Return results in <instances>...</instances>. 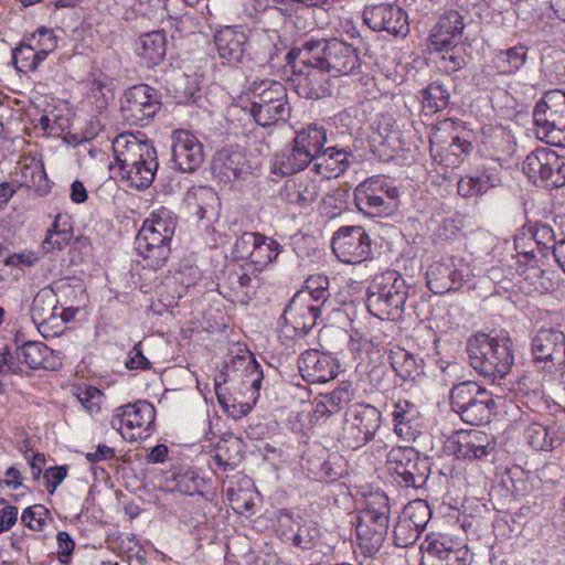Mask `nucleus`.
I'll list each match as a JSON object with an SVG mask.
<instances>
[{"label":"nucleus","instance_id":"obj_1","mask_svg":"<svg viewBox=\"0 0 565 565\" xmlns=\"http://www.w3.org/2000/svg\"><path fill=\"white\" fill-rule=\"evenodd\" d=\"M178 225V216L161 206L143 221L135 239V249L142 258V266L152 270L162 268L171 253V241Z\"/></svg>","mask_w":565,"mask_h":565},{"label":"nucleus","instance_id":"obj_2","mask_svg":"<svg viewBox=\"0 0 565 565\" xmlns=\"http://www.w3.org/2000/svg\"><path fill=\"white\" fill-rule=\"evenodd\" d=\"M120 175L135 189H146L154 180L159 163L156 148L132 134H120L111 143Z\"/></svg>","mask_w":565,"mask_h":565},{"label":"nucleus","instance_id":"obj_3","mask_svg":"<svg viewBox=\"0 0 565 565\" xmlns=\"http://www.w3.org/2000/svg\"><path fill=\"white\" fill-rule=\"evenodd\" d=\"M299 57L334 77L359 74L363 65L359 50L339 39H310L299 49Z\"/></svg>","mask_w":565,"mask_h":565},{"label":"nucleus","instance_id":"obj_4","mask_svg":"<svg viewBox=\"0 0 565 565\" xmlns=\"http://www.w3.org/2000/svg\"><path fill=\"white\" fill-rule=\"evenodd\" d=\"M467 354L473 370L486 377L507 375L513 365V344L508 334L477 333L467 341Z\"/></svg>","mask_w":565,"mask_h":565},{"label":"nucleus","instance_id":"obj_5","mask_svg":"<svg viewBox=\"0 0 565 565\" xmlns=\"http://www.w3.org/2000/svg\"><path fill=\"white\" fill-rule=\"evenodd\" d=\"M536 137L565 148V90L547 92L533 109Z\"/></svg>","mask_w":565,"mask_h":565},{"label":"nucleus","instance_id":"obj_6","mask_svg":"<svg viewBox=\"0 0 565 565\" xmlns=\"http://www.w3.org/2000/svg\"><path fill=\"white\" fill-rule=\"evenodd\" d=\"M253 85L254 95L249 114L257 125L269 127L289 116L290 107L287 102V92L281 83L262 81Z\"/></svg>","mask_w":565,"mask_h":565},{"label":"nucleus","instance_id":"obj_7","mask_svg":"<svg viewBox=\"0 0 565 565\" xmlns=\"http://www.w3.org/2000/svg\"><path fill=\"white\" fill-rule=\"evenodd\" d=\"M386 465L395 481L405 488L424 487L430 472L427 458H422L413 447H393L387 452Z\"/></svg>","mask_w":565,"mask_h":565},{"label":"nucleus","instance_id":"obj_8","mask_svg":"<svg viewBox=\"0 0 565 565\" xmlns=\"http://www.w3.org/2000/svg\"><path fill=\"white\" fill-rule=\"evenodd\" d=\"M522 170L534 184L550 188L565 185V158L550 148H537L529 153Z\"/></svg>","mask_w":565,"mask_h":565},{"label":"nucleus","instance_id":"obj_9","mask_svg":"<svg viewBox=\"0 0 565 565\" xmlns=\"http://www.w3.org/2000/svg\"><path fill=\"white\" fill-rule=\"evenodd\" d=\"M156 409L147 401H138L117 408L111 426L118 429L124 439L136 441L148 438L153 429Z\"/></svg>","mask_w":565,"mask_h":565},{"label":"nucleus","instance_id":"obj_10","mask_svg":"<svg viewBox=\"0 0 565 565\" xmlns=\"http://www.w3.org/2000/svg\"><path fill=\"white\" fill-rule=\"evenodd\" d=\"M398 196V190L381 177H372L354 190V202L360 212L375 217L391 210V202Z\"/></svg>","mask_w":565,"mask_h":565},{"label":"nucleus","instance_id":"obj_11","mask_svg":"<svg viewBox=\"0 0 565 565\" xmlns=\"http://www.w3.org/2000/svg\"><path fill=\"white\" fill-rule=\"evenodd\" d=\"M160 108L154 88L139 84L128 88L121 100L122 119L130 126H146Z\"/></svg>","mask_w":565,"mask_h":565},{"label":"nucleus","instance_id":"obj_12","mask_svg":"<svg viewBox=\"0 0 565 565\" xmlns=\"http://www.w3.org/2000/svg\"><path fill=\"white\" fill-rule=\"evenodd\" d=\"M332 250L345 264H361L371 254V238L360 225L342 226L332 237Z\"/></svg>","mask_w":565,"mask_h":565},{"label":"nucleus","instance_id":"obj_13","mask_svg":"<svg viewBox=\"0 0 565 565\" xmlns=\"http://www.w3.org/2000/svg\"><path fill=\"white\" fill-rule=\"evenodd\" d=\"M351 418L343 431V441L352 449L371 441L381 426V412L372 405H358L350 411Z\"/></svg>","mask_w":565,"mask_h":565},{"label":"nucleus","instance_id":"obj_14","mask_svg":"<svg viewBox=\"0 0 565 565\" xmlns=\"http://www.w3.org/2000/svg\"><path fill=\"white\" fill-rule=\"evenodd\" d=\"M305 294H295L282 313L285 326L281 328L284 338H303L315 327L320 316V306L305 303Z\"/></svg>","mask_w":565,"mask_h":565},{"label":"nucleus","instance_id":"obj_15","mask_svg":"<svg viewBox=\"0 0 565 565\" xmlns=\"http://www.w3.org/2000/svg\"><path fill=\"white\" fill-rule=\"evenodd\" d=\"M364 21L374 31H386L394 35H407L408 17L398 6L381 3L364 12Z\"/></svg>","mask_w":565,"mask_h":565},{"label":"nucleus","instance_id":"obj_16","mask_svg":"<svg viewBox=\"0 0 565 565\" xmlns=\"http://www.w3.org/2000/svg\"><path fill=\"white\" fill-rule=\"evenodd\" d=\"M172 158L182 172H192L204 160L203 145L189 130L178 129L172 132Z\"/></svg>","mask_w":565,"mask_h":565},{"label":"nucleus","instance_id":"obj_17","mask_svg":"<svg viewBox=\"0 0 565 565\" xmlns=\"http://www.w3.org/2000/svg\"><path fill=\"white\" fill-rule=\"evenodd\" d=\"M301 66L294 79L297 94L307 99H321L331 95V84L328 72L312 64L301 63L298 56V65Z\"/></svg>","mask_w":565,"mask_h":565},{"label":"nucleus","instance_id":"obj_18","mask_svg":"<svg viewBox=\"0 0 565 565\" xmlns=\"http://www.w3.org/2000/svg\"><path fill=\"white\" fill-rule=\"evenodd\" d=\"M356 539L365 554L379 551L388 531L390 518L360 513L356 518Z\"/></svg>","mask_w":565,"mask_h":565},{"label":"nucleus","instance_id":"obj_19","mask_svg":"<svg viewBox=\"0 0 565 565\" xmlns=\"http://www.w3.org/2000/svg\"><path fill=\"white\" fill-rule=\"evenodd\" d=\"M532 354L535 362H564V333L554 328L540 329L532 340Z\"/></svg>","mask_w":565,"mask_h":565},{"label":"nucleus","instance_id":"obj_20","mask_svg":"<svg viewBox=\"0 0 565 565\" xmlns=\"http://www.w3.org/2000/svg\"><path fill=\"white\" fill-rule=\"evenodd\" d=\"M451 445L452 454L463 460L481 459L493 449V443L489 436L476 429L456 433Z\"/></svg>","mask_w":565,"mask_h":565},{"label":"nucleus","instance_id":"obj_21","mask_svg":"<svg viewBox=\"0 0 565 565\" xmlns=\"http://www.w3.org/2000/svg\"><path fill=\"white\" fill-rule=\"evenodd\" d=\"M298 369L308 383H326L337 375V366L331 356L318 350L303 352L298 359Z\"/></svg>","mask_w":565,"mask_h":565},{"label":"nucleus","instance_id":"obj_22","mask_svg":"<svg viewBox=\"0 0 565 565\" xmlns=\"http://www.w3.org/2000/svg\"><path fill=\"white\" fill-rule=\"evenodd\" d=\"M515 146L513 136L504 128L497 127L483 131L479 150L484 158L502 166L514 153Z\"/></svg>","mask_w":565,"mask_h":565},{"label":"nucleus","instance_id":"obj_23","mask_svg":"<svg viewBox=\"0 0 565 565\" xmlns=\"http://www.w3.org/2000/svg\"><path fill=\"white\" fill-rule=\"evenodd\" d=\"M407 297V285H369L367 306L388 315L390 309H402Z\"/></svg>","mask_w":565,"mask_h":565},{"label":"nucleus","instance_id":"obj_24","mask_svg":"<svg viewBox=\"0 0 565 565\" xmlns=\"http://www.w3.org/2000/svg\"><path fill=\"white\" fill-rule=\"evenodd\" d=\"M214 42L221 58L238 62L244 54L247 35L241 26H223L214 35Z\"/></svg>","mask_w":565,"mask_h":565},{"label":"nucleus","instance_id":"obj_25","mask_svg":"<svg viewBox=\"0 0 565 565\" xmlns=\"http://www.w3.org/2000/svg\"><path fill=\"white\" fill-rule=\"evenodd\" d=\"M320 193V181L302 175L288 180L281 191V196L291 204L307 207L318 199Z\"/></svg>","mask_w":565,"mask_h":565},{"label":"nucleus","instance_id":"obj_26","mask_svg":"<svg viewBox=\"0 0 565 565\" xmlns=\"http://www.w3.org/2000/svg\"><path fill=\"white\" fill-rule=\"evenodd\" d=\"M351 157L352 154L343 148H326L313 160V170L324 180L338 178L349 168Z\"/></svg>","mask_w":565,"mask_h":565},{"label":"nucleus","instance_id":"obj_27","mask_svg":"<svg viewBox=\"0 0 565 565\" xmlns=\"http://www.w3.org/2000/svg\"><path fill=\"white\" fill-rule=\"evenodd\" d=\"M310 163H313L311 157L292 141L275 156L273 167L275 173L290 175L303 170Z\"/></svg>","mask_w":565,"mask_h":565},{"label":"nucleus","instance_id":"obj_28","mask_svg":"<svg viewBox=\"0 0 565 565\" xmlns=\"http://www.w3.org/2000/svg\"><path fill=\"white\" fill-rule=\"evenodd\" d=\"M167 39L162 31L145 33L136 41V53L147 66H154L166 56Z\"/></svg>","mask_w":565,"mask_h":565},{"label":"nucleus","instance_id":"obj_29","mask_svg":"<svg viewBox=\"0 0 565 565\" xmlns=\"http://www.w3.org/2000/svg\"><path fill=\"white\" fill-rule=\"evenodd\" d=\"M185 202L200 220L214 217L220 204L217 193L204 185L191 188L185 195Z\"/></svg>","mask_w":565,"mask_h":565},{"label":"nucleus","instance_id":"obj_30","mask_svg":"<svg viewBox=\"0 0 565 565\" xmlns=\"http://www.w3.org/2000/svg\"><path fill=\"white\" fill-rule=\"evenodd\" d=\"M20 163L21 183L39 196L46 195L51 185L43 162L34 157H26Z\"/></svg>","mask_w":565,"mask_h":565},{"label":"nucleus","instance_id":"obj_31","mask_svg":"<svg viewBox=\"0 0 565 565\" xmlns=\"http://www.w3.org/2000/svg\"><path fill=\"white\" fill-rule=\"evenodd\" d=\"M56 291L52 285L42 288L33 298L31 305V317L35 324H46L56 319L57 313Z\"/></svg>","mask_w":565,"mask_h":565},{"label":"nucleus","instance_id":"obj_32","mask_svg":"<svg viewBox=\"0 0 565 565\" xmlns=\"http://www.w3.org/2000/svg\"><path fill=\"white\" fill-rule=\"evenodd\" d=\"M494 408L495 402L492 395L486 390L458 414L467 424L478 426L490 422Z\"/></svg>","mask_w":565,"mask_h":565},{"label":"nucleus","instance_id":"obj_33","mask_svg":"<svg viewBox=\"0 0 565 565\" xmlns=\"http://www.w3.org/2000/svg\"><path fill=\"white\" fill-rule=\"evenodd\" d=\"M292 141L315 160L327 142V131L322 126L310 124L298 130Z\"/></svg>","mask_w":565,"mask_h":565},{"label":"nucleus","instance_id":"obj_34","mask_svg":"<svg viewBox=\"0 0 565 565\" xmlns=\"http://www.w3.org/2000/svg\"><path fill=\"white\" fill-rule=\"evenodd\" d=\"M527 60V47L523 44L498 51L493 56V65L501 74L518 72Z\"/></svg>","mask_w":565,"mask_h":565},{"label":"nucleus","instance_id":"obj_35","mask_svg":"<svg viewBox=\"0 0 565 565\" xmlns=\"http://www.w3.org/2000/svg\"><path fill=\"white\" fill-rule=\"evenodd\" d=\"M390 362L396 375L404 381L414 380L419 374L416 358L403 348L397 347L391 350Z\"/></svg>","mask_w":565,"mask_h":565},{"label":"nucleus","instance_id":"obj_36","mask_svg":"<svg viewBox=\"0 0 565 565\" xmlns=\"http://www.w3.org/2000/svg\"><path fill=\"white\" fill-rule=\"evenodd\" d=\"M257 241L249 264L255 266V270H262L277 258L281 248L278 242L262 234L260 239Z\"/></svg>","mask_w":565,"mask_h":565},{"label":"nucleus","instance_id":"obj_37","mask_svg":"<svg viewBox=\"0 0 565 565\" xmlns=\"http://www.w3.org/2000/svg\"><path fill=\"white\" fill-rule=\"evenodd\" d=\"M420 94L423 108L428 113L440 111L449 104V90L438 81L430 83Z\"/></svg>","mask_w":565,"mask_h":565},{"label":"nucleus","instance_id":"obj_38","mask_svg":"<svg viewBox=\"0 0 565 565\" xmlns=\"http://www.w3.org/2000/svg\"><path fill=\"white\" fill-rule=\"evenodd\" d=\"M12 61L19 72H34L45 61L24 39L12 52Z\"/></svg>","mask_w":565,"mask_h":565},{"label":"nucleus","instance_id":"obj_39","mask_svg":"<svg viewBox=\"0 0 565 565\" xmlns=\"http://www.w3.org/2000/svg\"><path fill=\"white\" fill-rule=\"evenodd\" d=\"M213 458L220 467L234 469L242 459L239 440L233 437L220 440Z\"/></svg>","mask_w":565,"mask_h":565},{"label":"nucleus","instance_id":"obj_40","mask_svg":"<svg viewBox=\"0 0 565 565\" xmlns=\"http://www.w3.org/2000/svg\"><path fill=\"white\" fill-rule=\"evenodd\" d=\"M486 390L476 382L466 381L455 385L450 391V405L457 414L475 401Z\"/></svg>","mask_w":565,"mask_h":565},{"label":"nucleus","instance_id":"obj_41","mask_svg":"<svg viewBox=\"0 0 565 565\" xmlns=\"http://www.w3.org/2000/svg\"><path fill=\"white\" fill-rule=\"evenodd\" d=\"M515 249L518 252V275L527 282H535L542 277L543 270L537 266V262L533 254V250L520 249V243H515Z\"/></svg>","mask_w":565,"mask_h":565},{"label":"nucleus","instance_id":"obj_42","mask_svg":"<svg viewBox=\"0 0 565 565\" xmlns=\"http://www.w3.org/2000/svg\"><path fill=\"white\" fill-rule=\"evenodd\" d=\"M22 355V362L30 369H46L45 361L50 354V349L42 342L28 341L18 347Z\"/></svg>","mask_w":565,"mask_h":565},{"label":"nucleus","instance_id":"obj_43","mask_svg":"<svg viewBox=\"0 0 565 565\" xmlns=\"http://www.w3.org/2000/svg\"><path fill=\"white\" fill-rule=\"evenodd\" d=\"M228 180L238 178L244 170V157L239 152H218L213 163Z\"/></svg>","mask_w":565,"mask_h":565},{"label":"nucleus","instance_id":"obj_44","mask_svg":"<svg viewBox=\"0 0 565 565\" xmlns=\"http://www.w3.org/2000/svg\"><path fill=\"white\" fill-rule=\"evenodd\" d=\"M25 40L44 60L57 47V38L54 31L46 26L38 28L32 34L25 36Z\"/></svg>","mask_w":565,"mask_h":565},{"label":"nucleus","instance_id":"obj_45","mask_svg":"<svg viewBox=\"0 0 565 565\" xmlns=\"http://www.w3.org/2000/svg\"><path fill=\"white\" fill-rule=\"evenodd\" d=\"M226 382L225 375L222 373L218 379L215 380V394L217 396V401L220 405L233 417L241 418L247 415L252 407L247 403H235V401L231 397H227L225 394V388H223L222 383Z\"/></svg>","mask_w":565,"mask_h":565},{"label":"nucleus","instance_id":"obj_46","mask_svg":"<svg viewBox=\"0 0 565 565\" xmlns=\"http://www.w3.org/2000/svg\"><path fill=\"white\" fill-rule=\"evenodd\" d=\"M527 444L535 450H552L555 448V439L550 436L548 429L537 423L531 424L525 433Z\"/></svg>","mask_w":565,"mask_h":565},{"label":"nucleus","instance_id":"obj_47","mask_svg":"<svg viewBox=\"0 0 565 565\" xmlns=\"http://www.w3.org/2000/svg\"><path fill=\"white\" fill-rule=\"evenodd\" d=\"M430 516L429 507L423 500H417L407 504L404 510V521L412 523L414 529L422 532Z\"/></svg>","mask_w":565,"mask_h":565},{"label":"nucleus","instance_id":"obj_48","mask_svg":"<svg viewBox=\"0 0 565 565\" xmlns=\"http://www.w3.org/2000/svg\"><path fill=\"white\" fill-rule=\"evenodd\" d=\"M449 271L448 278L451 280V282H468L473 277V270L471 269L470 265L468 263H465L462 260H459L457 264H452V269H450L447 265L444 264H436L430 268V270L427 273V276L434 271Z\"/></svg>","mask_w":565,"mask_h":565},{"label":"nucleus","instance_id":"obj_49","mask_svg":"<svg viewBox=\"0 0 565 565\" xmlns=\"http://www.w3.org/2000/svg\"><path fill=\"white\" fill-rule=\"evenodd\" d=\"M88 94L98 109L106 108L109 102L114 99V93L109 86L103 79L96 77L88 81Z\"/></svg>","mask_w":565,"mask_h":565},{"label":"nucleus","instance_id":"obj_50","mask_svg":"<svg viewBox=\"0 0 565 565\" xmlns=\"http://www.w3.org/2000/svg\"><path fill=\"white\" fill-rule=\"evenodd\" d=\"M257 239H260L259 233H253V232H244L239 237L236 238L232 255L235 259H246L249 262L255 242H258Z\"/></svg>","mask_w":565,"mask_h":565},{"label":"nucleus","instance_id":"obj_51","mask_svg":"<svg viewBox=\"0 0 565 565\" xmlns=\"http://www.w3.org/2000/svg\"><path fill=\"white\" fill-rule=\"evenodd\" d=\"M360 513H370L390 518V500L385 492H371L365 499V508Z\"/></svg>","mask_w":565,"mask_h":565},{"label":"nucleus","instance_id":"obj_52","mask_svg":"<svg viewBox=\"0 0 565 565\" xmlns=\"http://www.w3.org/2000/svg\"><path fill=\"white\" fill-rule=\"evenodd\" d=\"M345 209V193L339 190L326 194L322 198L320 212L328 218H333Z\"/></svg>","mask_w":565,"mask_h":565},{"label":"nucleus","instance_id":"obj_53","mask_svg":"<svg viewBox=\"0 0 565 565\" xmlns=\"http://www.w3.org/2000/svg\"><path fill=\"white\" fill-rule=\"evenodd\" d=\"M419 534L420 532L414 529V526H412V523L401 519L394 526V544L397 547H408L417 541Z\"/></svg>","mask_w":565,"mask_h":565},{"label":"nucleus","instance_id":"obj_54","mask_svg":"<svg viewBox=\"0 0 565 565\" xmlns=\"http://www.w3.org/2000/svg\"><path fill=\"white\" fill-rule=\"evenodd\" d=\"M484 186L479 175H465L457 183V192L465 199H475L487 193Z\"/></svg>","mask_w":565,"mask_h":565},{"label":"nucleus","instance_id":"obj_55","mask_svg":"<svg viewBox=\"0 0 565 565\" xmlns=\"http://www.w3.org/2000/svg\"><path fill=\"white\" fill-rule=\"evenodd\" d=\"M461 34L445 31V30H438L437 28H434L429 40H430V46L435 51H443L444 49L448 47H457L458 43L460 42Z\"/></svg>","mask_w":565,"mask_h":565},{"label":"nucleus","instance_id":"obj_56","mask_svg":"<svg viewBox=\"0 0 565 565\" xmlns=\"http://www.w3.org/2000/svg\"><path fill=\"white\" fill-rule=\"evenodd\" d=\"M49 514V510L42 504H35L26 508L21 516L22 522L25 526L34 531H41L45 524V516Z\"/></svg>","mask_w":565,"mask_h":565},{"label":"nucleus","instance_id":"obj_57","mask_svg":"<svg viewBox=\"0 0 565 565\" xmlns=\"http://www.w3.org/2000/svg\"><path fill=\"white\" fill-rule=\"evenodd\" d=\"M321 395L323 396V401H327L331 412L334 414L340 412L342 407L352 399L353 396L349 385H342L330 393Z\"/></svg>","mask_w":565,"mask_h":565},{"label":"nucleus","instance_id":"obj_58","mask_svg":"<svg viewBox=\"0 0 565 565\" xmlns=\"http://www.w3.org/2000/svg\"><path fill=\"white\" fill-rule=\"evenodd\" d=\"M46 234L60 235L62 239L57 246L65 243V239H71L73 236V225L71 217L67 214L57 213L54 217L53 223L47 228Z\"/></svg>","mask_w":565,"mask_h":565},{"label":"nucleus","instance_id":"obj_59","mask_svg":"<svg viewBox=\"0 0 565 565\" xmlns=\"http://www.w3.org/2000/svg\"><path fill=\"white\" fill-rule=\"evenodd\" d=\"M102 392L95 386L78 388L77 399L83 407L89 413L94 414L100 409Z\"/></svg>","mask_w":565,"mask_h":565},{"label":"nucleus","instance_id":"obj_60","mask_svg":"<svg viewBox=\"0 0 565 565\" xmlns=\"http://www.w3.org/2000/svg\"><path fill=\"white\" fill-rule=\"evenodd\" d=\"M435 28L462 34L465 28L462 15L456 10L446 11L439 17Z\"/></svg>","mask_w":565,"mask_h":565},{"label":"nucleus","instance_id":"obj_61","mask_svg":"<svg viewBox=\"0 0 565 565\" xmlns=\"http://www.w3.org/2000/svg\"><path fill=\"white\" fill-rule=\"evenodd\" d=\"M420 548L423 551L420 565H445L441 554L444 553V542H428L426 547L422 546Z\"/></svg>","mask_w":565,"mask_h":565},{"label":"nucleus","instance_id":"obj_62","mask_svg":"<svg viewBox=\"0 0 565 565\" xmlns=\"http://www.w3.org/2000/svg\"><path fill=\"white\" fill-rule=\"evenodd\" d=\"M444 562L445 565H469L471 555L466 546L452 548L444 542Z\"/></svg>","mask_w":565,"mask_h":565},{"label":"nucleus","instance_id":"obj_63","mask_svg":"<svg viewBox=\"0 0 565 565\" xmlns=\"http://www.w3.org/2000/svg\"><path fill=\"white\" fill-rule=\"evenodd\" d=\"M296 294H305L306 299L305 303H313L317 302L316 306H320V308L329 300L330 298V291L327 287H323L321 285L317 286L316 288H310L309 286H306L298 290Z\"/></svg>","mask_w":565,"mask_h":565},{"label":"nucleus","instance_id":"obj_64","mask_svg":"<svg viewBox=\"0 0 565 565\" xmlns=\"http://www.w3.org/2000/svg\"><path fill=\"white\" fill-rule=\"evenodd\" d=\"M57 545H58V559L63 564H67L70 562V557L74 552L75 542L71 537V535L65 531H60L56 535Z\"/></svg>","mask_w":565,"mask_h":565}]
</instances>
